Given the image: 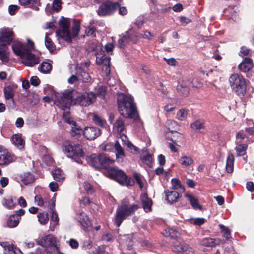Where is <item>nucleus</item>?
<instances>
[{
    "label": "nucleus",
    "mask_w": 254,
    "mask_h": 254,
    "mask_svg": "<svg viewBox=\"0 0 254 254\" xmlns=\"http://www.w3.org/2000/svg\"><path fill=\"white\" fill-rule=\"evenodd\" d=\"M96 95L93 92L81 93L74 90H66L55 101V104L62 110L68 108L71 104L88 106L93 103Z\"/></svg>",
    "instance_id": "nucleus-1"
},
{
    "label": "nucleus",
    "mask_w": 254,
    "mask_h": 254,
    "mask_svg": "<svg viewBox=\"0 0 254 254\" xmlns=\"http://www.w3.org/2000/svg\"><path fill=\"white\" fill-rule=\"evenodd\" d=\"M117 100L119 111L122 116L136 120L139 118L137 107L130 95L118 93Z\"/></svg>",
    "instance_id": "nucleus-2"
},
{
    "label": "nucleus",
    "mask_w": 254,
    "mask_h": 254,
    "mask_svg": "<svg viewBox=\"0 0 254 254\" xmlns=\"http://www.w3.org/2000/svg\"><path fill=\"white\" fill-rule=\"evenodd\" d=\"M62 148L67 157L71 158L78 163H82L84 152L80 145L68 140L63 143Z\"/></svg>",
    "instance_id": "nucleus-3"
},
{
    "label": "nucleus",
    "mask_w": 254,
    "mask_h": 254,
    "mask_svg": "<svg viewBox=\"0 0 254 254\" xmlns=\"http://www.w3.org/2000/svg\"><path fill=\"white\" fill-rule=\"evenodd\" d=\"M138 206L136 204H130L127 199L122 201V204L119 206L116 211L115 223L119 227L123 220L133 214L137 210Z\"/></svg>",
    "instance_id": "nucleus-4"
},
{
    "label": "nucleus",
    "mask_w": 254,
    "mask_h": 254,
    "mask_svg": "<svg viewBox=\"0 0 254 254\" xmlns=\"http://www.w3.org/2000/svg\"><path fill=\"white\" fill-rule=\"evenodd\" d=\"M104 174L122 185L129 186H132L134 184L133 179L128 177L123 170L117 167H113L107 169L104 172Z\"/></svg>",
    "instance_id": "nucleus-5"
},
{
    "label": "nucleus",
    "mask_w": 254,
    "mask_h": 254,
    "mask_svg": "<svg viewBox=\"0 0 254 254\" xmlns=\"http://www.w3.org/2000/svg\"><path fill=\"white\" fill-rule=\"evenodd\" d=\"M91 48L93 51H98L95 53L96 55V63L98 65H102V70L104 71L106 75H109L110 73V58L104 54V51L101 49L99 43L94 41L93 42V45L91 46Z\"/></svg>",
    "instance_id": "nucleus-6"
},
{
    "label": "nucleus",
    "mask_w": 254,
    "mask_h": 254,
    "mask_svg": "<svg viewBox=\"0 0 254 254\" xmlns=\"http://www.w3.org/2000/svg\"><path fill=\"white\" fill-rule=\"evenodd\" d=\"M229 83L232 90L239 96H244L246 92V79L237 73L232 74L229 78Z\"/></svg>",
    "instance_id": "nucleus-7"
},
{
    "label": "nucleus",
    "mask_w": 254,
    "mask_h": 254,
    "mask_svg": "<svg viewBox=\"0 0 254 254\" xmlns=\"http://www.w3.org/2000/svg\"><path fill=\"white\" fill-rule=\"evenodd\" d=\"M60 28L56 32L57 34L67 42L71 41V37L69 30L70 20L62 17L59 21Z\"/></svg>",
    "instance_id": "nucleus-8"
},
{
    "label": "nucleus",
    "mask_w": 254,
    "mask_h": 254,
    "mask_svg": "<svg viewBox=\"0 0 254 254\" xmlns=\"http://www.w3.org/2000/svg\"><path fill=\"white\" fill-rule=\"evenodd\" d=\"M35 202L40 206L52 210L55 206V200L50 199L48 193L44 192L42 194L36 195L34 198Z\"/></svg>",
    "instance_id": "nucleus-9"
},
{
    "label": "nucleus",
    "mask_w": 254,
    "mask_h": 254,
    "mask_svg": "<svg viewBox=\"0 0 254 254\" xmlns=\"http://www.w3.org/2000/svg\"><path fill=\"white\" fill-rule=\"evenodd\" d=\"M119 7L118 2H112L106 1L103 2L99 7L97 12L100 16H105L113 14Z\"/></svg>",
    "instance_id": "nucleus-10"
},
{
    "label": "nucleus",
    "mask_w": 254,
    "mask_h": 254,
    "mask_svg": "<svg viewBox=\"0 0 254 254\" xmlns=\"http://www.w3.org/2000/svg\"><path fill=\"white\" fill-rule=\"evenodd\" d=\"M13 51L17 56L20 57L24 55L28 50L34 49V43L28 40L27 44H24L19 41H14L12 45Z\"/></svg>",
    "instance_id": "nucleus-11"
},
{
    "label": "nucleus",
    "mask_w": 254,
    "mask_h": 254,
    "mask_svg": "<svg viewBox=\"0 0 254 254\" xmlns=\"http://www.w3.org/2000/svg\"><path fill=\"white\" fill-rule=\"evenodd\" d=\"M16 157L6 148L0 146V166H6L15 161Z\"/></svg>",
    "instance_id": "nucleus-12"
},
{
    "label": "nucleus",
    "mask_w": 254,
    "mask_h": 254,
    "mask_svg": "<svg viewBox=\"0 0 254 254\" xmlns=\"http://www.w3.org/2000/svg\"><path fill=\"white\" fill-rule=\"evenodd\" d=\"M172 250L177 254H194V250L185 243L177 242L172 248Z\"/></svg>",
    "instance_id": "nucleus-13"
},
{
    "label": "nucleus",
    "mask_w": 254,
    "mask_h": 254,
    "mask_svg": "<svg viewBox=\"0 0 254 254\" xmlns=\"http://www.w3.org/2000/svg\"><path fill=\"white\" fill-rule=\"evenodd\" d=\"M82 134L86 139L91 141L100 136L101 132L100 129L96 127L87 126L84 128Z\"/></svg>",
    "instance_id": "nucleus-14"
},
{
    "label": "nucleus",
    "mask_w": 254,
    "mask_h": 254,
    "mask_svg": "<svg viewBox=\"0 0 254 254\" xmlns=\"http://www.w3.org/2000/svg\"><path fill=\"white\" fill-rule=\"evenodd\" d=\"M31 50H28L21 58L23 64L27 66L32 67L39 63L38 57L31 53Z\"/></svg>",
    "instance_id": "nucleus-15"
},
{
    "label": "nucleus",
    "mask_w": 254,
    "mask_h": 254,
    "mask_svg": "<svg viewBox=\"0 0 254 254\" xmlns=\"http://www.w3.org/2000/svg\"><path fill=\"white\" fill-rule=\"evenodd\" d=\"M64 120L70 126L71 134L72 135H80L83 133V129L81 128V127L72 118L67 117L66 115L64 114Z\"/></svg>",
    "instance_id": "nucleus-16"
},
{
    "label": "nucleus",
    "mask_w": 254,
    "mask_h": 254,
    "mask_svg": "<svg viewBox=\"0 0 254 254\" xmlns=\"http://www.w3.org/2000/svg\"><path fill=\"white\" fill-rule=\"evenodd\" d=\"M14 38V33L9 28H3L0 29V43L10 44Z\"/></svg>",
    "instance_id": "nucleus-17"
},
{
    "label": "nucleus",
    "mask_w": 254,
    "mask_h": 254,
    "mask_svg": "<svg viewBox=\"0 0 254 254\" xmlns=\"http://www.w3.org/2000/svg\"><path fill=\"white\" fill-rule=\"evenodd\" d=\"M76 219L84 230H87L91 227V223L88 216L83 211H80L77 213Z\"/></svg>",
    "instance_id": "nucleus-18"
},
{
    "label": "nucleus",
    "mask_w": 254,
    "mask_h": 254,
    "mask_svg": "<svg viewBox=\"0 0 254 254\" xmlns=\"http://www.w3.org/2000/svg\"><path fill=\"white\" fill-rule=\"evenodd\" d=\"M169 0H151V1L158 11L165 13L171 9V5L169 3Z\"/></svg>",
    "instance_id": "nucleus-19"
},
{
    "label": "nucleus",
    "mask_w": 254,
    "mask_h": 254,
    "mask_svg": "<svg viewBox=\"0 0 254 254\" xmlns=\"http://www.w3.org/2000/svg\"><path fill=\"white\" fill-rule=\"evenodd\" d=\"M132 38H135L134 31L131 29L127 31L124 35L120 36L118 39V45L120 48L124 47L129 42H133Z\"/></svg>",
    "instance_id": "nucleus-20"
},
{
    "label": "nucleus",
    "mask_w": 254,
    "mask_h": 254,
    "mask_svg": "<svg viewBox=\"0 0 254 254\" xmlns=\"http://www.w3.org/2000/svg\"><path fill=\"white\" fill-rule=\"evenodd\" d=\"M76 74L78 76L79 81L84 83H89L91 81L92 78L89 73L81 66H77Z\"/></svg>",
    "instance_id": "nucleus-21"
},
{
    "label": "nucleus",
    "mask_w": 254,
    "mask_h": 254,
    "mask_svg": "<svg viewBox=\"0 0 254 254\" xmlns=\"http://www.w3.org/2000/svg\"><path fill=\"white\" fill-rule=\"evenodd\" d=\"M12 144L19 150H22L25 146V140L20 133L15 134L11 138Z\"/></svg>",
    "instance_id": "nucleus-22"
},
{
    "label": "nucleus",
    "mask_w": 254,
    "mask_h": 254,
    "mask_svg": "<svg viewBox=\"0 0 254 254\" xmlns=\"http://www.w3.org/2000/svg\"><path fill=\"white\" fill-rule=\"evenodd\" d=\"M100 168H103L105 169V171L107 169L111 168L110 165L113 164L115 161L114 159H111L106 156L105 154H100Z\"/></svg>",
    "instance_id": "nucleus-23"
},
{
    "label": "nucleus",
    "mask_w": 254,
    "mask_h": 254,
    "mask_svg": "<svg viewBox=\"0 0 254 254\" xmlns=\"http://www.w3.org/2000/svg\"><path fill=\"white\" fill-rule=\"evenodd\" d=\"M56 242V238L52 235H48L42 238L37 240V243L38 245L42 246H52Z\"/></svg>",
    "instance_id": "nucleus-24"
},
{
    "label": "nucleus",
    "mask_w": 254,
    "mask_h": 254,
    "mask_svg": "<svg viewBox=\"0 0 254 254\" xmlns=\"http://www.w3.org/2000/svg\"><path fill=\"white\" fill-rule=\"evenodd\" d=\"M193 159L190 156L182 154L178 159L179 163L183 167L189 168L194 163Z\"/></svg>",
    "instance_id": "nucleus-25"
},
{
    "label": "nucleus",
    "mask_w": 254,
    "mask_h": 254,
    "mask_svg": "<svg viewBox=\"0 0 254 254\" xmlns=\"http://www.w3.org/2000/svg\"><path fill=\"white\" fill-rule=\"evenodd\" d=\"M166 200L168 203L176 202L180 197L179 193L175 190H166L165 191Z\"/></svg>",
    "instance_id": "nucleus-26"
},
{
    "label": "nucleus",
    "mask_w": 254,
    "mask_h": 254,
    "mask_svg": "<svg viewBox=\"0 0 254 254\" xmlns=\"http://www.w3.org/2000/svg\"><path fill=\"white\" fill-rule=\"evenodd\" d=\"M253 67L252 60L249 58H245L238 66L239 69L243 72H248Z\"/></svg>",
    "instance_id": "nucleus-27"
},
{
    "label": "nucleus",
    "mask_w": 254,
    "mask_h": 254,
    "mask_svg": "<svg viewBox=\"0 0 254 254\" xmlns=\"http://www.w3.org/2000/svg\"><path fill=\"white\" fill-rule=\"evenodd\" d=\"M140 198L144 210L146 212L151 211L152 210V201L150 198H148V195L144 193L141 196Z\"/></svg>",
    "instance_id": "nucleus-28"
},
{
    "label": "nucleus",
    "mask_w": 254,
    "mask_h": 254,
    "mask_svg": "<svg viewBox=\"0 0 254 254\" xmlns=\"http://www.w3.org/2000/svg\"><path fill=\"white\" fill-rule=\"evenodd\" d=\"M114 148L116 152L117 161L118 162H122L125 157V154L123 148L121 146L119 141H116L115 142Z\"/></svg>",
    "instance_id": "nucleus-29"
},
{
    "label": "nucleus",
    "mask_w": 254,
    "mask_h": 254,
    "mask_svg": "<svg viewBox=\"0 0 254 254\" xmlns=\"http://www.w3.org/2000/svg\"><path fill=\"white\" fill-rule=\"evenodd\" d=\"M88 163L97 169L100 168V154L98 156L96 154H91L86 158Z\"/></svg>",
    "instance_id": "nucleus-30"
},
{
    "label": "nucleus",
    "mask_w": 254,
    "mask_h": 254,
    "mask_svg": "<svg viewBox=\"0 0 254 254\" xmlns=\"http://www.w3.org/2000/svg\"><path fill=\"white\" fill-rule=\"evenodd\" d=\"M125 128V126L124 121L120 118L116 120L113 125V130L120 134L122 133L123 137L125 139H127V137L124 135Z\"/></svg>",
    "instance_id": "nucleus-31"
},
{
    "label": "nucleus",
    "mask_w": 254,
    "mask_h": 254,
    "mask_svg": "<svg viewBox=\"0 0 254 254\" xmlns=\"http://www.w3.org/2000/svg\"><path fill=\"white\" fill-rule=\"evenodd\" d=\"M8 45L5 43H0V59L3 62L8 61L9 51L7 47Z\"/></svg>",
    "instance_id": "nucleus-32"
},
{
    "label": "nucleus",
    "mask_w": 254,
    "mask_h": 254,
    "mask_svg": "<svg viewBox=\"0 0 254 254\" xmlns=\"http://www.w3.org/2000/svg\"><path fill=\"white\" fill-rule=\"evenodd\" d=\"M16 86L14 85H7L4 88V97L6 100L13 99L14 90Z\"/></svg>",
    "instance_id": "nucleus-33"
},
{
    "label": "nucleus",
    "mask_w": 254,
    "mask_h": 254,
    "mask_svg": "<svg viewBox=\"0 0 254 254\" xmlns=\"http://www.w3.org/2000/svg\"><path fill=\"white\" fill-rule=\"evenodd\" d=\"M135 38H132L131 39L133 41V43L137 42L138 40L141 38L151 40L154 36V35L148 31H144L143 34L134 32Z\"/></svg>",
    "instance_id": "nucleus-34"
},
{
    "label": "nucleus",
    "mask_w": 254,
    "mask_h": 254,
    "mask_svg": "<svg viewBox=\"0 0 254 254\" xmlns=\"http://www.w3.org/2000/svg\"><path fill=\"white\" fill-rule=\"evenodd\" d=\"M185 196L188 199L190 204L194 208L200 209L201 206L199 204L198 200L195 196L189 193H186L185 194Z\"/></svg>",
    "instance_id": "nucleus-35"
},
{
    "label": "nucleus",
    "mask_w": 254,
    "mask_h": 254,
    "mask_svg": "<svg viewBox=\"0 0 254 254\" xmlns=\"http://www.w3.org/2000/svg\"><path fill=\"white\" fill-rule=\"evenodd\" d=\"M220 243L219 239H215L210 237L203 238L201 241V244L207 247H214L215 245Z\"/></svg>",
    "instance_id": "nucleus-36"
},
{
    "label": "nucleus",
    "mask_w": 254,
    "mask_h": 254,
    "mask_svg": "<svg viewBox=\"0 0 254 254\" xmlns=\"http://www.w3.org/2000/svg\"><path fill=\"white\" fill-rule=\"evenodd\" d=\"M205 121L202 119H197L190 124V127L193 130H200L205 128Z\"/></svg>",
    "instance_id": "nucleus-37"
},
{
    "label": "nucleus",
    "mask_w": 254,
    "mask_h": 254,
    "mask_svg": "<svg viewBox=\"0 0 254 254\" xmlns=\"http://www.w3.org/2000/svg\"><path fill=\"white\" fill-rule=\"evenodd\" d=\"M234 156L231 153H229L227 158L226 170L228 173H232L233 171Z\"/></svg>",
    "instance_id": "nucleus-38"
},
{
    "label": "nucleus",
    "mask_w": 254,
    "mask_h": 254,
    "mask_svg": "<svg viewBox=\"0 0 254 254\" xmlns=\"http://www.w3.org/2000/svg\"><path fill=\"white\" fill-rule=\"evenodd\" d=\"M54 179L57 181L63 180L65 178V175L63 171L60 168L56 169L52 171Z\"/></svg>",
    "instance_id": "nucleus-39"
},
{
    "label": "nucleus",
    "mask_w": 254,
    "mask_h": 254,
    "mask_svg": "<svg viewBox=\"0 0 254 254\" xmlns=\"http://www.w3.org/2000/svg\"><path fill=\"white\" fill-rule=\"evenodd\" d=\"M20 4L22 6L27 7H36L35 5L39 2V0H19Z\"/></svg>",
    "instance_id": "nucleus-40"
},
{
    "label": "nucleus",
    "mask_w": 254,
    "mask_h": 254,
    "mask_svg": "<svg viewBox=\"0 0 254 254\" xmlns=\"http://www.w3.org/2000/svg\"><path fill=\"white\" fill-rule=\"evenodd\" d=\"M50 33H46L45 37V44L50 52H52L55 50V46L51 39L49 37Z\"/></svg>",
    "instance_id": "nucleus-41"
},
{
    "label": "nucleus",
    "mask_w": 254,
    "mask_h": 254,
    "mask_svg": "<svg viewBox=\"0 0 254 254\" xmlns=\"http://www.w3.org/2000/svg\"><path fill=\"white\" fill-rule=\"evenodd\" d=\"M177 89L183 96H187L189 93L190 89L189 85L183 82L179 83L177 86Z\"/></svg>",
    "instance_id": "nucleus-42"
},
{
    "label": "nucleus",
    "mask_w": 254,
    "mask_h": 254,
    "mask_svg": "<svg viewBox=\"0 0 254 254\" xmlns=\"http://www.w3.org/2000/svg\"><path fill=\"white\" fill-rule=\"evenodd\" d=\"M19 218L16 215L10 216L7 220V225L9 227L13 228L17 226L19 223Z\"/></svg>",
    "instance_id": "nucleus-43"
},
{
    "label": "nucleus",
    "mask_w": 254,
    "mask_h": 254,
    "mask_svg": "<svg viewBox=\"0 0 254 254\" xmlns=\"http://www.w3.org/2000/svg\"><path fill=\"white\" fill-rule=\"evenodd\" d=\"M52 69L51 64L48 62H43L40 67L39 70L43 73H48Z\"/></svg>",
    "instance_id": "nucleus-44"
},
{
    "label": "nucleus",
    "mask_w": 254,
    "mask_h": 254,
    "mask_svg": "<svg viewBox=\"0 0 254 254\" xmlns=\"http://www.w3.org/2000/svg\"><path fill=\"white\" fill-rule=\"evenodd\" d=\"M166 126L170 132H173V131L175 129H176L178 127L177 123L172 120H167L166 123Z\"/></svg>",
    "instance_id": "nucleus-45"
},
{
    "label": "nucleus",
    "mask_w": 254,
    "mask_h": 254,
    "mask_svg": "<svg viewBox=\"0 0 254 254\" xmlns=\"http://www.w3.org/2000/svg\"><path fill=\"white\" fill-rule=\"evenodd\" d=\"M38 221L42 225L46 224L49 220L48 215L47 213H39L37 215Z\"/></svg>",
    "instance_id": "nucleus-46"
},
{
    "label": "nucleus",
    "mask_w": 254,
    "mask_h": 254,
    "mask_svg": "<svg viewBox=\"0 0 254 254\" xmlns=\"http://www.w3.org/2000/svg\"><path fill=\"white\" fill-rule=\"evenodd\" d=\"M247 146L246 144H240L237 146L235 150L237 152V155L238 156H243L245 154Z\"/></svg>",
    "instance_id": "nucleus-47"
},
{
    "label": "nucleus",
    "mask_w": 254,
    "mask_h": 254,
    "mask_svg": "<svg viewBox=\"0 0 254 254\" xmlns=\"http://www.w3.org/2000/svg\"><path fill=\"white\" fill-rule=\"evenodd\" d=\"M162 234L165 237L174 238L176 236L177 232L172 228H167L164 230Z\"/></svg>",
    "instance_id": "nucleus-48"
},
{
    "label": "nucleus",
    "mask_w": 254,
    "mask_h": 254,
    "mask_svg": "<svg viewBox=\"0 0 254 254\" xmlns=\"http://www.w3.org/2000/svg\"><path fill=\"white\" fill-rule=\"evenodd\" d=\"M172 187L174 189H181L184 190V187L182 185L180 181L177 178H173L171 180Z\"/></svg>",
    "instance_id": "nucleus-49"
},
{
    "label": "nucleus",
    "mask_w": 254,
    "mask_h": 254,
    "mask_svg": "<svg viewBox=\"0 0 254 254\" xmlns=\"http://www.w3.org/2000/svg\"><path fill=\"white\" fill-rule=\"evenodd\" d=\"M141 159L142 161L149 166L152 164L153 161L152 155L150 154L147 153L144 156L141 155Z\"/></svg>",
    "instance_id": "nucleus-50"
},
{
    "label": "nucleus",
    "mask_w": 254,
    "mask_h": 254,
    "mask_svg": "<svg viewBox=\"0 0 254 254\" xmlns=\"http://www.w3.org/2000/svg\"><path fill=\"white\" fill-rule=\"evenodd\" d=\"M126 139L124 138H122V140L124 142V144L127 145L129 151L132 153H136L137 151L136 147L134 146L130 141L126 140Z\"/></svg>",
    "instance_id": "nucleus-51"
},
{
    "label": "nucleus",
    "mask_w": 254,
    "mask_h": 254,
    "mask_svg": "<svg viewBox=\"0 0 254 254\" xmlns=\"http://www.w3.org/2000/svg\"><path fill=\"white\" fill-rule=\"evenodd\" d=\"M219 227L221 230L223 236L225 238L226 240H228L230 237V233L228 228L222 224L219 225Z\"/></svg>",
    "instance_id": "nucleus-52"
},
{
    "label": "nucleus",
    "mask_w": 254,
    "mask_h": 254,
    "mask_svg": "<svg viewBox=\"0 0 254 254\" xmlns=\"http://www.w3.org/2000/svg\"><path fill=\"white\" fill-rule=\"evenodd\" d=\"M188 112L184 109H180L177 114V118L181 121L185 120L187 117Z\"/></svg>",
    "instance_id": "nucleus-53"
},
{
    "label": "nucleus",
    "mask_w": 254,
    "mask_h": 254,
    "mask_svg": "<svg viewBox=\"0 0 254 254\" xmlns=\"http://www.w3.org/2000/svg\"><path fill=\"white\" fill-rule=\"evenodd\" d=\"M83 187L88 194H92L94 190L92 187V186L88 182H84L83 184Z\"/></svg>",
    "instance_id": "nucleus-54"
},
{
    "label": "nucleus",
    "mask_w": 254,
    "mask_h": 254,
    "mask_svg": "<svg viewBox=\"0 0 254 254\" xmlns=\"http://www.w3.org/2000/svg\"><path fill=\"white\" fill-rule=\"evenodd\" d=\"M92 120L95 124L99 125L101 126H103L105 123V121L104 120L95 114H93Z\"/></svg>",
    "instance_id": "nucleus-55"
},
{
    "label": "nucleus",
    "mask_w": 254,
    "mask_h": 254,
    "mask_svg": "<svg viewBox=\"0 0 254 254\" xmlns=\"http://www.w3.org/2000/svg\"><path fill=\"white\" fill-rule=\"evenodd\" d=\"M107 90L105 86L99 87L97 89V96L104 98L106 94Z\"/></svg>",
    "instance_id": "nucleus-56"
},
{
    "label": "nucleus",
    "mask_w": 254,
    "mask_h": 254,
    "mask_svg": "<svg viewBox=\"0 0 254 254\" xmlns=\"http://www.w3.org/2000/svg\"><path fill=\"white\" fill-rule=\"evenodd\" d=\"M2 246L4 248V253L6 254H10L13 252L14 247L13 245H10L7 243H4Z\"/></svg>",
    "instance_id": "nucleus-57"
},
{
    "label": "nucleus",
    "mask_w": 254,
    "mask_h": 254,
    "mask_svg": "<svg viewBox=\"0 0 254 254\" xmlns=\"http://www.w3.org/2000/svg\"><path fill=\"white\" fill-rule=\"evenodd\" d=\"M173 136L170 137V139L175 143L178 141L179 138L182 137V135L176 130H174L173 132H171Z\"/></svg>",
    "instance_id": "nucleus-58"
},
{
    "label": "nucleus",
    "mask_w": 254,
    "mask_h": 254,
    "mask_svg": "<svg viewBox=\"0 0 254 254\" xmlns=\"http://www.w3.org/2000/svg\"><path fill=\"white\" fill-rule=\"evenodd\" d=\"M61 0H54L53 2L52 9L53 10L58 11L61 8Z\"/></svg>",
    "instance_id": "nucleus-59"
},
{
    "label": "nucleus",
    "mask_w": 254,
    "mask_h": 254,
    "mask_svg": "<svg viewBox=\"0 0 254 254\" xmlns=\"http://www.w3.org/2000/svg\"><path fill=\"white\" fill-rule=\"evenodd\" d=\"M80 30V24L78 22H75L72 27V34L73 36H76Z\"/></svg>",
    "instance_id": "nucleus-60"
},
{
    "label": "nucleus",
    "mask_w": 254,
    "mask_h": 254,
    "mask_svg": "<svg viewBox=\"0 0 254 254\" xmlns=\"http://www.w3.org/2000/svg\"><path fill=\"white\" fill-rule=\"evenodd\" d=\"M2 203L5 207L9 209L12 208L14 205L13 200L10 198L4 199L2 202Z\"/></svg>",
    "instance_id": "nucleus-61"
},
{
    "label": "nucleus",
    "mask_w": 254,
    "mask_h": 254,
    "mask_svg": "<svg viewBox=\"0 0 254 254\" xmlns=\"http://www.w3.org/2000/svg\"><path fill=\"white\" fill-rule=\"evenodd\" d=\"M205 219L203 218H197L191 220V223L194 225L201 226L204 223Z\"/></svg>",
    "instance_id": "nucleus-62"
},
{
    "label": "nucleus",
    "mask_w": 254,
    "mask_h": 254,
    "mask_svg": "<svg viewBox=\"0 0 254 254\" xmlns=\"http://www.w3.org/2000/svg\"><path fill=\"white\" fill-rule=\"evenodd\" d=\"M144 22V18L142 16H138L135 22V24L139 28H141Z\"/></svg>",
    "instance_id": "nucleus-63"
},
{
    "label": "nucleus",
    "mask_w": 254,
    "mask_h": 254,
    "mask_svg": "<svg viewBox=\"0 0 254 254\" xmlns=\"http://www.w3.org/2000/svg\"><path fill=\"white\" fill-rule=\"evenodd\" d=\"M49 188L52 192H56L58 189V185L55 182H52L49 184Z\"/></svg>",
    "instance_id": "nucleus-64"
}]
</instances>
